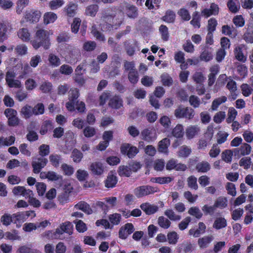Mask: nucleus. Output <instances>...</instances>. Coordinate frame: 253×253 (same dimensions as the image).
<instances>
[{
  "instance_id": "nucleus-27",
  "label": "nucleus",
  "mask_w": 253,
  "mask_h": 253,
  "mask_svg": "<svg viewBox=\"0 0 253 253\" xmlns=\"http://www.w3.org/2000/svg\"><path fill=\"white\" fill-rule=\"evenodd\" d=\"M75 208L77 209L83 211L88 214H91L92 212V210L90 208L89 205L84 202H79L76 205Z\"/></svg>"
},
{
  "instance_id": "nucleus-59",
  "label": "nucleus",
  "mask_w": 253,
  "mask_h": 253,
  "mask_svg": "<svg viewBox=\"0 0 253 253\" xmlns=\"http://www.w3.org/2000/svg\"><path fill=\"white\" fill-rule=\"evenodd\" d=\"M161 0H147L145 2L146 6L150 9L157 8Z\"/></svg>"
},
{
  "instance_id": "nucleus-20",
  "label": "nucleus",
  "mask_w": 253,
  "mask_h": 253,
  "mask_svg": "<svg viewBox=\"0 0 253 253\" xmlns=\"http://www.w3.org/2000/svg\"><path fill=\"white\" fill-rule=\"evenodd\" d=\"M57 18L56 14L52 12H45L43 15V22L48 25L54 22Z\"/></svg>"
},
{
  "instance_id": "nucleus-10",
  "label": "nucleus",
  "mask_w": 253,
  "mask_h": 253,
  "mask_svg": "<svg viewBox=\"0 0 253 253\" xmlns=\"http://www.w3.org/2000/svg\"><path fill=\"white\" fill-rule=\"evenodd\" d=\"M17 69L21 70L20 73H19V75L18 76V78L19 79L24 78V77L30 71V67L29 65L28 64H25L23 66L21 62H19L18 63H17L16 66L15 67V70L16 72Z\"/></svg>"
},
{
  "instance_id": "nucleus-3",
  "label": "nucleus",
  "mask_w": 253,
  "mask_h": 253,
  "mask_svg": "<svg viewBox=\"0 0 253 253\" xmlns=\"http://www.w3.org/2000/svg\"><path fill=\"white\" fill-rule=\"evenodd\" d=\"M66 61L73 63L77 61L78 56L80 55V50L71 45H67L66 50L63 53Z\"/></svg>"
},
{
  "instance_id": "nucleus-54",
  "label": "nucleus",
  "mask_w": 253,
  "mask_h": 253,
  "mask_svg": "<svg viewBox=\"0 0 253 253\" xmlns=\"http://www.w3.org/2000/svg\"><path fill=\"white\" fill-rule=\"evenodd\" d=\"M175 18L174 12L171 10H168L166 12L165 15L163 17V20L168 23L173 22Z\"/></svg>"
},
{
  "instance_id": "nucleus-58",
  "label": "nucleus",
  "mask_w": 253,
  "mask_h": 253,
  "mask_svg": "<svg viewBox=\"0 0 253 253\" xmlns=\"http://www.w3.org/2000/svg\"><path fill=\"white\" fill-rule=\"evenodd\" d=\"M233 152L230 150H225L221 154L222 160L226 163H230L232 161Z\"/></svg>"
},
{
  "instance_id": "nucleus-15",
  "label": "nucleus",
  "mask_w": 253,
  "mask_h": 253,
  "mask_svg": "<svg viewBox=\"0 0 253 253\" xmlns=\"http://www.w3.org/2000/svg\"><path fill=\"white\" fill-rule=\"evenodd\" d=\"M173 177L170 176L155 177L150 179L152 183H156L160 184H169L173 180Z\"/></svg>"
},
{
  "instance_id": "nucleus-45",
  "label": "nucleus",
  "mask_w": 253,
  "mask_h": 253,
  "mask_svg": "<svg viewBox=\"0 0 253 253\" xmlns=\"http://www.w3.org/2000/svg\"><path fill=\"white\" fill-rule=\"evenodd\" d=\"M131 172V169L129 167L125 166L119 167L118 173L121 176L128 177L130 175Z\"/></svg>"
},
{
  "instance_id": "nucleus-22",
  "label": "nucleus",
  "mask_w": 253,
  "mask_h": 253,
  "mask_svg": "<svg viewBox=\"0 0 253 253\" xmlns=\"http://www.w3.org/2000/svg\"><path fill=\"white\" fill-rule=\"evenodd\" d=\"M227 226L226 220L222 217H218L215 218L213 224V228L216 230L223 228Z\"/></svg>"
},
{
  "instance_id": "nucleus-34",
  "label": "nucleus",
  "mask_w": 253,
  "mask_h": 253,
  "mask_svg": "<svg viewBox=\"0 0 253 253\" xmlns=\"http://www.w3.org/2000/svg\"><path fill=\"white\" fill-rule=\"evenodd\" d=\"M237 111L233 107L229 108L227 114V118L226 119V122L228 124H230L233 122L236 118L237 115Z\"/></svg>"
},
{
  "instance_id": "nucleus-47",
  "label": "nucleus",
  "mask_w": 253,
  "mask_h": 253,
  "mask_svg": "<svg viewBox=\"0 0 253 253\" xmlns=\"http://www.w3.org/2000/svg\"><path fill=\"white\" fill-rule=\"evenodd\" d=\"M6 238L10 240H20L21 237L18 234V232L15 230L11 232H7L5 234Z\"/></svg>"
},
{
  "instance_id": "nucleus-37",
  "label": "nucleus",
  "mask_w": 253,
  "mask_h": 253,
  "mask_svg": "<svg viewBox=\"0 0 253 253\" xmlns=\"http://www.w3.org/2000/svg\"><path fill=\"white\" fill-rule=\"evenodd\" d=\"M0 221L2 224L5 226L9 225L11 222L14 223V219L13 218V214L11 215L8 213L4 214L0 219Z\"/></svg>"
},
{
  "instance_id": "nucleus-57",
  "label": "nucleus",
  "mask_w": 253,
  "mask_h": 253,
  "mask_svg": "<svg viewBox=\"0 0 253 253\" xmlns=\"http://www.w3.org/2000/svg\"><path fill=\"white\" fill-rule=\"evenodd\" d=\"M165 166V163L163 159L156 160L153 163V167L157 171H162Z\"/></svg>"
},
{
  "instance_id": "nucleus-41",
  "label": "nucleus",
  "mask_w": 253,
  "mask_h": 253,
  "mask_svg": "<svg viewBox=\"0 0 253 253\" xmlns=\"http://www.w3.org/2000/svg\"><path fill=\"white\" fill-rule=\"evenodd\" d=\"M158 222L159 225L164 229L169 228L171 224L170 221L168 219L163 216L159 217Z\"/></svg>"
},
{
  "instance_id": "nucleus-14",
  "label": "nucleus",
  "mask_w": 253,
  "mask_h": 253,
  "mask_svg": "<svg viewBox=\"0 0 253 253\" xmlns=\"http://www.w3.org/2000/svg\"><path fill=\"white\" fill-rule=\"evenodd\" d=\"M213 237L211 236H206L198 239V244L201 249L206 248L213 241Z\"/></svg>"
},
{
  "instance_id": "nucleus-32",
  "label": "nucleus",
  "mask_w": 253,
  "mask_h": 253,
  "mask_svg": "<svg viewBox=\"0 0 253 253\" xmlns=\"http://www.w3.org/2000/svg\"><path fill=\"white\" fill-rule=\"evenodd\" d=\"M234 52L237 60L242 62H245L246 61L247 58L243 54L242 47L241 46L236 47Z\"/></svg>"
},
{
  "instance_id": "nucleus-40",
  "label": "nucleus",
  "mask_w": 253,
  "mask_h": 253,
  "mask_svg": "<svg viewBox=\"0 0 253 253\" xmlns=\"http://www.w3.org/2000/svg\"><path fill=\"white\" fill-rule=\"evenodd\" d=\"M21 113L23 116L24 118L26 119L29 118L34 114L33 108L28 105H26L22 107Z\"/></svg>"
},
{
  "instance_id": "nucleus-64",
  "label": "nucleus",
  "mask_w": 253,
  "mask_h": 253,
  "mask_svg": "<svg viewBox=\"0 0 253 253\" xmlns=\"http://www.w3.org/2000/svg\"><path fill=\"white\" fill-rule=\"evenodd\" d=\"M197 181V179L196 177L190 176L187 179L188 186L191 189L197 190L198 187Z\"/></svg>"
},
{
  "instance_id": "nucleus-12",
  "label": "nucleus",
  "mask_w": 253,
  "mask_h": 253,
  "mask_svg": "<svg viewBox=\"0 0 253 253\" xmlns=\"http://www.w3.org/2000/svg\"><path fill=\"white\" fill-rule=\"evenodd\" d=\"M218 12V7L215 3H211L210 8H205L201 12L203 16L208 18L211 15H215Z\"/></svg>"
},
{
  "instance_id": "nucleus-25",
  "label": "nucleus",
  "mask_w": 253,
  "mask_h": 253,
  "mask_svg": "<svg viewBox=\"0 0 253 253\" xmlns=\"http://www.w3.org/2000/svg\"><path fill=\"white\" fill-rule=\"evenodd\" d=\"M11 29L9 24L0 23V39L3 41L7 38L6 33Z\"/></svg>"
},
{
  "instance_id": "nucleus-9",
  "label": "nucleus",
  "mask_w": 253,
  "mask_h": 253,
  "mask_svg": "<svg viewBox=\"0 0 253 253\" xmlns=\"http://www.w3.org/2000/svg\"><path fill=\"white\" fill-rule=\"evenodd\" d=\"M89 170L94 175H100L104 172V167L101 162H95L90 165Z\"/></svg>"
},
{
  "instance_id": "nucleus-48",
  "label": "nucleus",
  "mask_w": 253,
  "mask_h": 253,
  "mask_svg": "<svg viewBox=\"0 0 253 253\" xmlns=\"http://www.w3.org/2000/svg\"><path fill=\"white\" fill-rule=\"evenodd\" d=\"M192 78L194 82L198 84H203L206 80L203 73L200 72H195L193 75Z\"/></svg>"
},
{
  "instance_id": "nucleus-26",
  "label": "nucleus",
  "mask_w": 253,
  "mask_h": 253,
  "mask_svg": "<svg viewBox=\"0 0 253 253\" xmlns=\"http://www.w3.org/2000/svg\"><path fill=\"white\" fill-rule=\"evenodd\" d=\"M48 60L49 65L52 67H57L61 64L60 58L58 56L53 53L49 54Z\"/></svg>"
},
{
  "instance_id": "nucleus-49",
  "label": "nucleus",
  "mask_w": 253,
  "mask_h": 253,
  "mask_svg": "<svg viewBox=\"0 0 253 253\" xmlns=\"http://www.w3.org/2000/svg\"><path fill=\"white\" fill-rule=\"evenodd\" d=\"M212 58V51L209 49H205L202 52L200 55L201 60L206 62L209 61Z\"/></svg>"
},
{
  "instance_id": "nucleus-63",
  "label": "nucleus",
  "mask_w": 253,
  "mask_h": 253,
  "mask_svg": "<svg viewBox=\"0 0 253 253\" xmlns=\"http://www.w3.org/2000/svg\"><path fill=\"white\" fill-rule=\"evenodd\" d=\"M33 114L35 115H42L44 113V107L42 103H38L33 108Z\"/></svg>"
},
{
  "instance_id": "nucleus-8",
  "label": "nucleus",
  "mask_w": 253,
  "mask_h": 253,
  "mask_svg": "<svg viewBox=\"0 0 253 253\" xmlns=\"http://www.w3.org/2000/svg\"><path fill=\"white\" fill-rule=\"evenodd\" d=\"M47 160L43 157H40L37 160H35L32 162V167L33 168L34 172L38 173L41 171V170L47 164Z\"/></svg>"
},
{
  "instance_id": "nucleus-36",
  "label": "nucleus",
  "mask_w": 253,
  "mask_h": 253,
  "mask_svg": "<svg viewBox=\"0 0 253 253\" xmlns=\"http://www.w3.org/2000/svg\"><path fill=\"white\" fill-rule=\"evenodd\" d=\"M153 128H145L141 132L143 139L146 141H151L153 138Z\"/></svg>"
},
{
  "instance_id": "nucleus-18",
  "label": "nucleus",
  "mask_w": 253,
  "mask_h": 253,
  "mask_svg": "<svg viewBox=\"0 0 253 253\" xmlns=\"http://www.w3.org/2000/svg\"><path fill=\"white\" fill-rule=\"evenodd\" d=\"M170 145V141L169 138H165L160 141L159 143L158 151L160 153L168 154V147Z\"/></svg>"
},
{
  "instance_id": "nucleus-52",
  "label": "nucleus",
  "mask_w": 253,
  "mask_h": 253,
  "mask_svg": "<svg viewBox=\"0 0 253 253\" xmlns=\"http://www.w3.org/2000/svg\"><path fill=\"white\" fill-rule=\"evenodd\" d=\"M167 237L169 243L172 245L176 244L179 238L178 234L174 231L169 233Z\"/></svg>"
},
{
  "instance_id": "nucleus-7",
  "label": "nucleus",
  "mask_w": 253,
  "mask_h": 253,
  "mask_svg": "<svg viewBox=\"0 0 253 253\" xmlns=\"http://www.w3.org/2000/svg\"><path fill=\"white\" fill-rule=\"evenodd\" d=\"M41 16V13L38 10H27L24 14L26 20L32 23L38 22Z\"/></svg>"
},
{
  "instance_id": "nucleus-55",
  "label": "nucleus",
  "mask_w": 253,
  "mask_h": 253,
  "mask_svg": "<svg viewBox=\"0 0 253 253\" xmlns=\"http://www.w3.org/2000/svg\"><path fill=\"white\" fill-rule=\"evenodd\" d=\"M17 253H41V252L36 249H32L26 246H23L18 249Z\"/></svg>"
},
{
  "instance_id": "nucleus-60",
  "label": "nucleus",
  "mask_w": 253,
  "mask_h": 253,
  "mask_svg": "<svg viewBox=\"0 0 253 253\" xmlns=\"http://www.w3.org/2000/svg\"><path fill=\"white\" fill-rule=\"evenodd\" d=\"M110 222L113 225H118L121 220V215L119 213H114L110 214L109 216Z\"/></svg>"
},
{
  "instance_id": "nucleus-16",
  "label": "nucleus",
  "mask_w": 253,
  "mask_h": 253,
  "mask_svg": "<svg viewBox=\"0 0 253 253\" xmlns=\"http://www.w3.org/2000/svg\"><path fill=\"white\" fill-rule=\"evenodd\" d=\"M14 223L16 224L18 227H20L22 223L26 221V215L23 212H18L13 214Z\"/></svg>"
},
{
  "instance_id": "nucleus-62",
  "label": "nucleus",
  "mask_w": 253,
  "mask_h": 253,
  "mask_svg": "<svg viewBox=\"0 0 253 253\" xmlns=\"http://www.w3.org/2000/svg\"><path fill=\"white\" fill-rule=\"evenodd\" d=\"M241 88L243 94L246 97L250 96L252 94L253 90L252 87L247 84H242L241 86Z\"/></svg>"
},
{
  "instance_id": "nucleus-6",
  "label": "nucleus",
  "mask_w": 253,
  "mask_h": 253,
  "mask_svg": "<svg viewBox=\"0 0 253 253\" xmlns=\"http://www.w3.org/2000/svg\"><path fill=\"white\" fill-rule=\"evenodd\" d=\"M121 150L122 154H126L129 158H133L138 152L136 147L131 146L129 144L123 145L121 146Z\"/></svg>"
},
{
  "instance_id": "nucleus-31",
  "label": "nucleus",
  "mask_w": 253,
  "mask_h": 253,
  "mask_svg": "<svg viewBox=\"0 0 253 253\" xmlns=\"http://www.w3.org/2000/svg\"><path fill=\"white\" fill-rule=\"evenodd\" d=\"M226 97L223 96L220 97H218L215 99L212 102L211 109L212 111H216L222 103H224L226 101Z\"/></svg>"
},
{
  "instance_id": "nucleus-5",
  "label": "nucleus",
  "mask_w": 253,
  "mask_h": 253,
  "mask_svg": "<svg viewBox=\"0 0 253 253\" xmlns=\"http://www.w3.org/2000/svg\"><path fill=\"white\" fill-rule=\"evenodd\" d=\"M174 115L177 118H185L190 120L195 115L193 109L189 107H179L175 110Z\"/></svg>"
},
{
  "instance_id": "nucleus-28",
  "label": "nucleus",
  "mask_w": 253,
  "mask_h": 253,
  "mask_svg": "<svg viewBox=\"0 0 253 253\" xmlns=\"http://www.w3.org/2000/svg\"><path fill=\"white\" fill-rule=\"evenodd\" d=\"M117 181L116 176L112 173H109L105 181V186L107 188H113L116 185Z\"/></svg>"
},
{
  "instance_id": "nucleus-33",
  "label": "nucleus",
  "mask_w": 253,
  "mask_h": 253,
  "mask_svg": "<svg viewBox=\"0 0 253 253\" xmlns=\"http://www.w3.org/2000/svg\"><path fill=\"white\" fill-rule=\"evenodd\" d=\"M214 205L216 208L224 209L227 206V199L225 197H219L215 201Z\"/></svg>"
},
{
  "instance_id": "nucleus-2",
  "label": "nucleus",
  "mask_w": 253,
  "mask_h": 253,
  "mask_svg": "<svg viewBox=\"0 0 253 253\" xmlns=\"http://www.w3.org/2000/svg\"><path fill=\"white\" fill-rule=\"evenodd\" d=\"M73 227V226L71 222L66 221L60 224L59 228H57L53 234L51 231H48L46 233V235L49 238L63 240V234L66 233L69 235L72 234Z\"/></svg>"
},
{
  "instance_id": "nucleus-43",
  "label": "nucleus",
  "mask_w": 253,
  "mask_h": 253,
  "mask_svg": "<svg viewBox=\"0 0 253 253\" xmlns=\"http://www.w3.org/2000/svg\"><path fill=\"white\" fill-rule=\"evenodd\" d=\"M243 39L247 42L253 43V28H248L244 34Z\"/></svg>"
},
{
  "instance_id": "nucleus-39",
  "label": "nucleus",
  "mask_w": 253,
  "mask_h": 253,
  "mask_svg": "<svg viewBox=\"0 0 253 253\" xmlns=\"http://www.w3.org/2000/svg\"><path fill=\"white\" fill-rule=\"evenodd\" d=\"M227 6L229 10L236 13L240 8V5L237 0H229L227 3Z\"/></svg>"
},
{
  "instance_id": "nucleus-61",
  "label": "nucleus",
  "mask_w": 253,
  "mask_h": 253,
  "mask_svg": "<svg viewBox=\"0 0 253 253\" xmlns=\"http://www.w3.org/2000/svg\"><path fill=\"white\" fill-rule=\"evenodd\" d=\"M251 159L250 157H245L242 158L240 162L239 165L243 167L245 169H248L251 165Z\"/></svg>"
},
{
  "instance_id": "nucleus-42",
  "label": "nucleus",
  "mask_w": 253,
  "mask_h": 253,
  "mask_svg": "<svg viewBox=\"0 0 253 253\" xmlns=\"http://www.w3.org/2000/svg\"><path fill=\"white\" fill-rule=\"evenodd\" d=\"M65 2L63 0H52L49 2V7L51 10H56L62 7Z\"/></svg>"
},
{
  "instance_id": "nucleus-11",
  "label": "nucleus",
  "mask_w": 253,
  "mask_h": 253,
  "mask_svg": "<svg viewBox=\"0 0 253 253\" xmlns=\"http://www.w3.org/2000/svg\"><path fill=\"white\" fill-rule=\"evenodd\" d=\"M140 208L147 214H154L158 210V207L156 205H151L148 203L142 204Z\"/></svg>"
},
{
  "instance_id": "nucleus-51",
  "label": "nucleus",
  "mask_w": 253,
  "mask_h": 253,
  "mask_svg": "<svg viewBox=\"0 0 253 253\" xmlns=\"http://www.w3.org/2000/svg\"><path fill=\"white\" fill-rule=\"evenodd\" d=\"M128 78L129 82L132 84H135L137 83L139 79L138 73L137 70L129 72Z\"/></svg>"
},
{
  "instance_id": "nucleus-30",
  "label": "nucleus",
  "mask_w": 253,
  "mask_h": 253,
  "mask_svg": "<svg viewBox=\"0 0 253 253\" xmlns=\"http://www.w3.org/2000/svg\"><path fill=\"white\" fill-rule=\"evenodd\" d=\"M196 168L198 172L204 173L210 170L211 166L208 162L203 161L198 163Z\"/></svg>"
},
{
  "instance_id": "nucleus-1",
  "label": "nucleus",
  "mask_w": 253,
  "mask_h": 253,
  "mask_svg": "<svg viewBox=\"0 0 253 253\" xmlns=\"http://www.w3.org/2000/svg\"><path fill=\"white\" fill-rule=\"evenodd\" d=\"M50 31L42 29L38 30L35 34L34 38L31 41L33 47L37 49L42 46L45 50L49 48L50 46L49 36Z\"/></svg>"
},
{
  "instance_id": "nucleus-38",
  "label": "nucleus",
  "mask_w": 253,
  "mask_h": 253,
  "mask_svg": "<svg viewBox=\"0 0 253 253\" xmlns=\"http://www.w3.org/2000/svg\"><path fill=\"white\" fill-rule=\"evenodd\" d=\"M161 81L164 86H169L172 85L173 80L172 78L167 73H164L161 76Z\"/></svg>"
},
{
  "instance_id": "nucleus-17",
  "label": "nucleus",
  "mask_w": 253,
  "mask_h": 253,
  "mask_svg": "<svg viewBox=\"0 0 253 253\" xmlns=\"http://www.w3.org/2000/svg\"><path fill=\"white\" fill-rule=\"evenodd\" d=\"M251 146L249 144L247 143H244L240 148L235 149L234 150V152L235 154L238 153L243 156H245L250 154L251 151Z\"/></svg>"
},
{
  "instance_id": "nucleus-21",
  "label": "nucleus",
  "mask_w": 253,
  "mask_h": 253,
  "mask_svg": "<svg viewBox=\"0 0 253 253\" xmlns=\"http://www.w3.org/2000/svg\"><path fill=\"white\" fill-rule=\"evenodd\" d=\"M17 35L23 42H28L30 40L31 34L27 28H23L19 29Z\"/></svg>"
},
{
  "instance_id": "nucleus-13",
  "label": "nucleus",
  "mask_w": 253,
  "mask_h": 253,
  "mask_svg": "<svg viewBox=\"0 0 253 253\" xmlns=\"http://www.w3.org/2000/svg\"><path fill=\"white\" fill-rule=\"evenodd\" d=\"M200 127L198 126H190L186 129V135L188 139H192L200 131Z\"/></svg>"
},
{
  "instance_id": "nucleus-46",
  "label": "nucleus",
  "mask_w": 253,
  "mask_h": 253,
  "mask_svg": "<svg viewBox=\"0 0 253 253\" xmlns=\"http://www.w3.org/2000/svg\"><path fill=\"white\" fill-rule=\"evenodd\" d=\"M165 215L173 221H178L181 219V216L176 214L172 210H166L165 211Z\"/></svg>"
},
{
  "instance_id": "nucleus-53",
  "label": "nucleus",
  "mask_w": 253,
  "mask_h": 253,
  "mask_svg": "<svg viewBox=\"0 0 253 253\" xmlns=\"http://www.w3.org/2000/svg\"><path fill=\"white\" fill-rule=\"evenodd\" d=\"M183 126L181 125H177L172 131L173 135L177 138H180L183 135Z\"/></svg>"
},
{
  "instance_id": "nucleus-19",
  "label": "nucleus",
  "mask_w": 253,
  "mask_h": 253,
  "mask_svg": "<svg viewBox=\"0 0 253 253\" xmlns=\"http://www.w3.org/2000/svg\"><path fill=\"white\" fill-rule=\"evenodd\" d=\"M127 16L131 18H135L137 16V10L136 7L127 4L124 9Z\"/></svg>"
},
{
  "instance_id": "nucleus-29",
  "label": "nucleus",
  "mask_w": 253,
  "mask_h": 253,
  "mask_svg": "<svg viewBox=\"0 0 253 253\" xmlns=\"http://www.w3.org/2000/svg\"><path fill=\"white\" fill-rule=\"evenodd\" d=\"M41 175L42 177L44 176L45 178L51 181H56L59 179H62V176L57 174L54 171H48L46 173L42 172L41 173Z\"/></svg>"
},
{
  "instance_id": "nucleus-35",
  "label": "nucleus",
  "mask_w": 253,
  "mask_h": 253,
  "mask_svg": "<svg viewBox=\"0 0 253 253\" xmlns=\"http://www.w3.org/2000/svg\"><path fill=\"white\" fill-rule=\"evenodd\" d=\"M29 0H18L16 3V13L20 14L26 6L29 4Z\"/></svg>"
},
{
  "instance_id": "nucleus-56",
  "label": "nucleus",
  "mask_w": 253,
  "mask_h": 253,
  "mask_svg": "<svg viewBox=\"0 0 253 253\" xmlns=\"http://www.w3.org/2000/svg\"><path fill=\"white\" fill-rule=\"evenodd\" d=\"M52 87L51 83L45 81L42 84L40 88L43 93H48L52 90Z\"/></svg>"
},
{
  "instance_id": "nucleus-24",
  "label": "nucleus",
  "mask_w": 253,
  "mask_h": 253,
  "mask_svg": "<svg viewBox=\"0 0 253 253\" xmlns=\"http://www.w3.org/2000/svg\"><path fill=\"white\" fill-rule=\"evenodd\" d=\"M109 105L112 108L119 109L123 106L122 99L118 96H115L110 100Z\"/></svg>"
},
{
  "instance_id": "nucleus-50",
  "label": "nucleus",
  "mask_w": 253,
  "mask_h": 253,
  "mask_svg": "<svg viewBox=\"0 0 253 253\" xmlns=\"http://www.w3.org/2000/svg\"><path fill=\"white\" fill-rule=\"evenodd\" d=\"M98 9V6L96 4H92L86 7L85 14L90 16H94Z\"/></svg>"
},
{
  "instance_id": "nucleus-44",
  "label": "nucleus",
  "mask_w": 253,
  "mask_h": 253,
  "mask_svg": "<svg viewBox=\"0 0 253 253\" xmlns=\"http://www.w3.org/2000/svg\"><path fill=\"white\" fill-rule=\"evenodd\" d=\"M188 213L192 216H195L197 219L201 218L203 216V213L200 209L197 207H191L188 210Z\"/></svg>"
},
{
  "instance_id": "nucleus-4",
  "label": "nucleus",
  "mask_w": 253,
  "mask_h": 253,
  "mask_svg": "<svg viewBox=\"0 0 253 253\" xmlns=\"http://www.w3.org/2000/svg\"><path fill=\"white\" fill-rule=\"evenodd\" d=\"M157 191V189L155 187L148 185H143L136 188L134 190V194L139 198L153 194Z\"/></svg>"
},
{
  "instance_id": "nucleus-23",
  "label": "nucleus",
  "mask_w": 253,
  "mask_h": 253,
  "mask_svg": "<svg viewBox=\"0 0 253 253\" xmlns=\"http://www.w3.org/2000/svg\"><path fill=\"white\" fill-rule=\"evenodd\" d=\"M77 10V5L72 2H69L65 7L67 16L70 17H73L75 15Z\"/></svg>"
}]
</instances>
